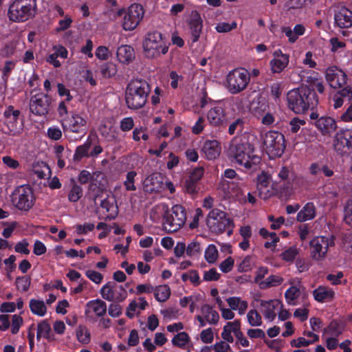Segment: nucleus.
I'll return each mask as SVG.
<instances>
[{
  "label": "nucleus",
  "instance_id": "nucleus-1",
  "mask_svg": "<svg viewBox=\"0 0 352 352\" xmlns=\"http://www.w3.org/2000/svg\"><path fill=\"white\" fill-rule=\"evenodd\" d=\"M287 100L289 108L298 114L304 113L318 103L315 94L307 87L290 90Z\"/></svg>",
  "mask_w": 352,
  "mask_h": 352
},
{
  "label": "nucleus",
  "instance_id": "nucleus-2",
  "mask_svg": "<svg viewBox=\"0 0 352 352\" xmlns=\"http://www.w3.org/2000/svg\"><path fill=\"white\" fill-rule=\"evenodd\" d=\"M149 91L148 84L145 80L139 79L131 80L125 93L127 107L131 109L142 108L146 102Z\"/></svg>",
  "mask_w": 352,
  "mask_h": 352
},
{
  "label": "nucleus",
  "instance_id": "nucleus-3",
  "mask_svg": "<svg viewBox=\"0 0 352 352\" xmlns=\"http://www.w3.org/2000/svg\"><path fill=\"white\" fill-rule=\"evenodd\" d=\"M36 10V0H13L8 6L7 16L12 22L23 23L32 19Z\"/></svg>",
  "mask_w": 352,
  "mask_h": 352
},
{
  "label": "nucleus",
  "instance_id": "nucleus-4",
  "mask_svg": "<svg viewBox=\"0 0 352 352\" xmlns=\"http://www.w3.org/2000/svg\"><path fill=\"white\" fill-rule=\"evenodd\" d=\"M142 47L144 55L149 59L157 58L168 51V45L163 35L157 31L149 32L146 35Z\"/></svg>",
  "mask_w": 352,
  "mask_h": 352
},
{
  "label": "nucleus",
  "instance_id": "nucleus-5",
  "mask_svg": "<svg viewBox=\"0 0 352 352\" xmlns=\"http://www.w3.org/2000/svg\"><path fill=\"white\" fill-rule=\"evenodd\" d=\"M144 15V8L138 3H133L127 9H118L113 20H115L117 16H122L120 21L122 28L125 31H132L138 26Z\"/></svg>",
  "mask_w": 352,
  "mask_h": 352
},
{
  "label": "nucleus",
  "instance_id": "nucleus-6",
  "mask_svg": "<svg viewBox=\"0 0 352 352\" xmlns=\"http://www.w3.org/2000/svg\"><path fill=\"white\" fill-rule=\"evenodd\" d=\"M13 206L22 212L29 211L34 206L35 197L32 188L28 185L16 187L11 195Z\"/></svg>",
  "mask_w": 352,
  "mask_h": 352
},
{
  "label": "nucleus",
  "instance_id": "nucleus-7",
  "mask_svg": "<svg viewBox=\"0 0 352 352\" xmlns=\"http://www.w3.org/2000/svg\"><path fill=\"white\" fill-rule=\"evenodd\" d=\"M263 144L264 148L270 157L275 158L280 157L285 151V137L276 131H269L263 136Z\"/></svg>",
  "mask_w": 352,
  "mask_h": 352
},
{
  "label": "nucleus",
  "instance_id": "nucleus-8",
  "mask_svg": "<svg viewBox=\"0 0 352 352\" xmlns=\"http://www.w3.org/2000/svg\"><path fill=\"white\" fill-rule=\"evenodd\" d=\"M250 80V76L248 70L236 68L227 74L226 87L230 93L238 94L247 87Z\"/></svg>",
  "mask_w": 352,
  "mask_h": 352
},
{
  "label": "nucleus",
  "instance_id": "nucleus-9",
  "mask_svg": "<svg viewBox=\"0 0 352 352\" xmlns=\"http://www.w3.org/2000/svg\"><path fill=\"white\" fill-rule=\"evenodd\" d=\"M61 126L66 132L85 134L89 128V118L84 112H72L61 120Z\"/></svg>",
  "mask_w": 352,
  "mask_h": 352
},
{
  "label": "nucleus",
  "instance_id": "nucleus-10",
  "mask_svg": "<svg viewBox=\"0 0 352 352\" xmlns=\"http://www.w3.org/2000/svg\"><path fill=\"white\" fill-rule=\"evenodd\" d=\"M333 245V239L331 236H315L309 242L311 258L317 261H323L327 256L329 248Z\"/></svg>",
  "mask_w": 352,
  "mask_h": 352
},
{
  "label": "nucleus",
  "instance_id": "nucleus-11",
  "mask_svg": "<svg viewBox=\"0 0 352 352\" xmlns=\"http://www.w3.org/2000/svg\"><path fill=\"white\" fill-rule=\"evenodd\" d=\"M186 212L181 205H175L163 222V227L168 232L177 231L186 222Z\"/></svg>",
  "mask_w": 352,
  "mask_h": 352
},
{
  "label": "nucleus",
  "instance_id": "nucleus-12",
  "mask_svg": "<svg viewBox=\"0 0 352 352\" xmlns=\"http://www.w3.org/2000/svg\"><path fill=\"white\" fill-rule=\"evenodd\" d=\"M253 149L243 144L235 146L233 153L236 162L245 168H250L260 162L258 157L252 154Z\"/></svg>",
  "mask_w": 352,
  "mask_h": 352
},
{
  "label": "nucleus",
  "instance_id": "nucleus-13",
  "mask_svg": "<svg viewBox=\"0 0 352 352\" xmlns=\"http://www.w3.org/2000/svg\"><path fill=\"white\" fill-rule=\"evenodd\" d=\"M206 224L212 232H223L230 224V220L224 212L216 208L208 213Z\"/></svg>",
  "mask_w": 352,
  "mask_h": 352
},
{
  "label": "nucleus",
  "instance_id": "nucleus-14",
  "mask_svg": "<svg viewBox=\"0 0 352 352\" xmlns=\"http://www.w3.org/2000/svg\"><path fill=\"white\" fill-rule=\"evenodd\" d=\"M50 100L46 94L38 93L31 97L30 110L32 113L44 116L48 113Z\"/></svg>",
  "mask_w": 352,
  "mask_h": 352
},
{
  "label": "nucleus",
  "instance_id": "nucleus-15",
  "mask_svg": "<svg viewBox=\"0 0 352 352\" xmlns=\"http://www.w3.org/2000/svg\"><path fill=\"white\" fill-rule=\"evenodd\" d=\"M325 78L330 87L338 89L346 83L347 76L341 69L331 65L326 69Z\"/></svg>",
  "mask_w": 352,
  "mask_h": 352
},
{
  "label": "nucleus",
  "instance_id": "nucleus-16",
  "mask_svg": "<svg viewBox=\"0 0 352 352\" xmlns=\"http://www.w3.org/2000/svg\"><path fill=\"white\" fill-rule=\"evenodd\" d=\"M206 116L208 124L212 126H221L228 121L224 108L219 103H213Z\"/></svg>",
  "mask_w": 352,
  "mask_h": 352
},
{
  "label": "nucleus",
  "instance_id": "nucleus-17",
  "mask_svg": "<svg viewBox=\"0 0 352 352\" xmlns=\"http://www.w3.org/2000/svg\"><path fill=\"white\" fill-rule=\"evenodd\" d=\"M333 146L340 153L352 150V129H345L338 132L334 138Z\"/></svg>",
  "mask_w": 352,
  "mask_h": 352
},
{
  "label": "nucleus",
  "instance_id": "nucleus-18",
  "mask_svg": "<svg viewBox=\"0 0 352 352\" xmlns=\"http://www.w3.org/2000/svg\"><path fill=\"white\" fill-rule=\"evenodd\" d=\"M256 188L262 199H267L275 193L271 177L265 173H261L257 176Z\"/></svg>",
  "mask_w": 352,
  "mask_h": 352
},
{
  "label": "nucleus",
  "instance_id": "nucleus-19",
  "mask_svg": "<svg viewBox=\"0 0 352 352\" xmlns=\"http://www.w3.org/2000/svg\"><path fill=\"white\" fill-rule=\"evenodd\" d=\"M261 311L264 318L270 321L274 320L277 311L282 308V301L279 299L274 298L268 300H260Z\"/></svg>",
  "mask_w": 352,
  "mask_h": 352
},
{
  "label": "nucleus",
  "instance_id": "nucleus-20",
  "mask_svg": "<svg viewBox=\"0 0 352 352\" xmlns=\"http://www.w3.org/2000/svg\"><path fill=\"white\" fill-rule=\"evenodd\" d=\"M116 285L112 282H108L104 284L100 289V293L102 298L107 301L122 302L126 298V291L120 287L122 294L116 295Z\"/></svg>",
  "mask_w": 352,
  "mask_h": 352
},
{
  "label": "nucleus",
  "instance_id": "nucleus-21",
  "mask_svg": "<svg viewBox=\"0 0 352 352\" xmlns=\"http://www.w3.org/2000/svg\"><path fill=\"white\" fill-rule=\"evenodd\" d=\"M196 319L199 322V326L203 327L206 324H215L219 320V316L217 311L214 310L208 305H203L201 308V314L196 316Z\"/></svg>",
  "mask_w": 352,
  "mask_h": 352
},
{
  "label": "nucleus",
  "instance_id": "nucleus-22",
  "mask_svg": "<svg viewBox=\"0 0 352 352\" xmlns=\"http://www.w3.org/2000/svg\"><path fill=\"white\" fill-rule=\"evenodd\" d=\"M107 312V305L101 299L97 298L88 301L85 307V314L87 317H102Z\"/></svg>",
  "mask_w": 352,
  "mask_h": 352
},
{
  "label": "nucleus",
  "instance_id": "nucleus-23",
  "mask_svg": "<svg viewBox=\"0 0 352 352\" xmlns=\"http://www.w3.org/2000/svg\"><path fill=\"white\" fill-rule=\"evenodd\" d=\"M289 62V55L283 54L280 50H276L274 52L273 58L270 63L271 71L273 73H280L287 67Z\"/></svg>",
  "mask_w": 352,
  "mask_h": 352
},
{
  "label": "nucleus",
  "instance_id": "nucleus-24",
  "mask_svg": "<svg viewBox=\"0 0 352 352\" xmlns=\"http://www.w3.org/2000/svg\"><path fill=\"white\" fill-rule=\"evenodd\" d=\"M19 115L20 111L14 109L12 106L8 107L4 111L5 123L12 135H16L20 132V129L17 126V120Z\"/></svg>",
  "mask_w": 352,
  "mask_h": 352
},
{
  "label": "nucleus",
  "instance_id": "nucleus-25",
  "mask_svg": "<svg viewBox=\"0 0 352 352\" xmlns=\"http://www.w3.org/2000/svg\"><path fill=\"white\" fill-rule=\"evenodd\" d=\"M334 25L340 29H349L352 27V11L342 8L334 14Z\"/></svg>",
  "mask_w": 352,
  "mask_h": 352
},
{
  "label": "nucleus",
  "instance_id": "nucleus-26",
  "mask_svg": "<svg viewBox=\"0 0 352 352\" xmlns=\"http://www.w3.org/2000/svg\"><path fill=\"white\" fill-rule=\"evenodd\" d=\"M241 332V322L239 320H235L228 322L224 325L221 335L223 340L228 343H232L234 341L232 334L237 337Z\"/></svg>",
  "mask_w": 352,
  "mask_h": 352
},
{
  "label": "nucleus",
  "instance_id": "nucleus-27",
  "mask_svg": "<svg viewBox=\"0 0 352 352\" xmlns=\"http://www.w3.org/2000/svg\"><path fill=\"white\" fill-rule=\"evenodd\" d=\"M202 152L207 160H215L221 153L220 143L216 140H207L204 143Z\"/></svg>",
  "mask_w": 352,
  "mask_h": 352
},
{
  "label": "nucleus",
  "instance_id": "nucleus-28",
  "mask_svg": "<svg viewBox=\"0 0 352 352\" xmlns=\"http://www.w3.org/2000/svg\"><path fill=\"white\" fill-rule=\"evenodd\" d=\"M148 306V303L144 297H140L131 300L126 309V316L129 318H133L141 314Z\"/></svg>",
  "mask_w": 352,
  "mask_h": 352
},
{
  "label": "nucleus",
  "instance_id": "nucleus-29",
  "mask_svg": "<svg viewBox=\"0 0 352 352\" xmlns=\"http://www.w3.org/2000/svg\"><path fill=\"white\" fill-rule=\"evenodd\" d=\"M314 125L323 135H331L337 129L336 122L329 116L320 117L315 122Z\"/></svg>",
  "mask_w": 352,
  "mask_h": 352
},
{
  "label": "nucleus",
  "instance_id": "nucleus-30",
  "mask_svg": "<svg viewBox=\"0 0 352 352\" xmlns=\"http://www.w3.org/2000/svg\"><path fill=\"white\" fill-rule=\"evenodd\" d=\"M100 207L107 213L106 219H114L118 213V207L113 195H107L100 202Z\"/></svg>",
  "mask_w": 352,
  "mask_h": 352
},
{
  "label": "nucleus",
  "instance_id": "nucleus-31",
  "mask_svg": "<svg viewBox=\"0 0 352 352\" xmlns=\"http://www.w3.org/2000/svg\"><path fill=\"white\" fill-rule=\"evenodd\" d=\"M144 189L148 192H160L164 189L162 176L158 173L148 176L144 182Z\"/></svg>",
  "mask_w": 352,
  "mask_h": 352
},
{
  "label": "nucleus",
  "instance_id": "nucleus-32",
  "mask_svg": "<svg viewBox=\"0 0 352 352\" xmlns=\"http://www.w3.org/2000/svg\"><path fill=\"white\" fill-rule=\"evenodd\" d=\"M313 296L317 302L324 303L332 301L336 297V293L330 287L319 286L313 291Z\"/></svg>",
  "mask_w": 352,
  "mask_h": 352
},
{
  "label": "nucleus",
  "instance_id": "nucleus-33",
  "mask_svg": "<svg viewBox=\"0 0 352 352\" xmlns=\"http://www.w3.org/2000/svg\"><path fill=\"white\" fill-rule=\"evenodd\" d=\"M289 284L291 286L285 291V298L286 302L289 305H296L297 300L300 295V281L298 280H290Z\"/></svg>",
  "mask_w": 352,
  "mask_h": 352
},
{
  "label": "nucleus",
  "instance_id": "nucleus-34",
  "mask_svg": "<svg viewBox=\"0 0 352 352\" xmlns=\"http://www.w3.org/2000/svg\"><path fill=\"white\" fill-rule=\"evenodd\" d=\"M226 301L231 309L237 311L241 316L244 315L248 308V300L240 296H230Z\"/></svg>",
  "mask_w": 352,
  "mask_h": 352
},
{
  "label": "nucleus",
  "instance_id": "nucleus-35",
  "mask_svg": "<svg viewBox=\"0 0 352 352\" xmlns=\"http://www.w3.org/2000/svg\"><path fill=\"white\" fill-rule=\"evenodd\" d=\"M189 25L191 40L193 43H195L199 40L202 31V19L199 14L197 13L193 14Z\"/></svg>",
  "mask_w": 352,
  "mask_h": 352
},
{
  "label": "nucleus",
  "instance_id": "nucleus-36",
  "mask_svg": "<svg viewBox=\"0 0 352 352\" xmlns=\"http://www.w3.org/2000/svg\"><path fill=\"white\" fill-rule=\"evenodd\" d=\"M116 56L120 63L129 64L135 58V52L131 46L123 45L118 48Z\"/></svg>",
  "mask_w": 352,
  "mask_h": 352
},
{
  "label": "nucleus",
  "instance_id": "nucleus-37",
  "mask_svg": "<svg viewBox=\"0 0 352 352\" xmlns=\"http://www.w3.org/2000/svg\"><path fill=\"white\" fill-rule=\"evenodd\" d=\"M169 213L168 206L165 204H160L153 207L151 211L150 217L155 223L165 221L167 214Z\"/></svg>",
  "mask_w": 352,
  "mask_h": 352
},
{
  "label": "nucleus",
  "instance_id": "nucleus-38",
  "mask_svg": "<svg viewBox=\"0 0 352 352\" xmlns=\"http://www.w3.org/2000/svg\"><path fill=\"white\" fill-rule=\"evenodd\" d=\"M36 338L37 340L45 338L50 342L55 340V336L52 332L50 324L46 320H43L38 324Z\"/></svg>",
  "mask_w": 352,
  "mask_h": 352
},
{
  "label": "nucleus",
  "instance_id": "nucleus-39",
  "mask_svg": "<svg viewBox=\"0 0 352 352\" xmlns=\"http://www.w3.org/2000/svg\"><path fill=\"white\" fill-rule=\"evenodd\" d=\"M316 207L313 203H307L298 212L296 219L300 222H305L313 219L316 217Z\"/></svg>",
  "mask_w": 352,
  "mask_h": 352
},
{
  "label": "nucleus",
  "instance_id": "nucleus-40",
  "mask_svg": "<svg viewBox=\"0 0 352 352\" xmlns=\"http://www.w3.org/2000/svg\"><path fill=\"white\" fill-rule=\"evenodd\" d=\"M29 307L32 313L39 317H43L47 311V306L43 300L32 298L30 300Z\"/></svg>",
  "mask_w": 352,
  "mask_h": 352
},
{
  "label": "nucleus",
  "instance_id": "nucleus-41",
  "mask_svg": "<svg viewBox=\"0 0 352 352\" xmlns=\"http://www.w3.org/2000/svg\"><path fill=\"white\" fill-rule=\"evenodd\" d=\"M153 294L157 301L164 302L170 298L171 291L167 285H160L155 287Z\"/></svg>",
  "mask_w": 352,
  "mask_h": 352
},
{
  "label": "nucleus",
  "instance_id": "nucleus-42",
  "mask_svg": "<svg viewBox=\"0 0 352 352\" xmlns=\"http://www.w3.org/2000/svg\"><path fill=\"white\" fill-rule=\"evenodd\" d=\"M237 28V23L234 20L219 21L214 26V30L219 34H226Z\"/></svg>",
  "mask_w": 352,
  "mask_h": 352
},
{
  "label": "nucleus",
  "instance_id": "nucleus-43",
  "mask_svg": "<svg viewBox=\"0 0 352 352\" xmlns=\"http://www.w3.org/2000/svg\"><path fill=\"white\" fill-rule=\"evenodd\" d=\"M171 342L174 346L184 349L190 344V338L187 333L181 331L173 338Z\"/></svg>",
  "mask_w": 352,
  "mask_h": 352
},
{
  "label": "nucleus",
  "instance_id": "nucleus-44",
  "mask_svg": "<svg viewBox=\"0 0 352 352\" xmlns=\"http://www.w3.org/2000/svg\"><path fill=\"white\" fill-rule=\"evenodd\" d=\"M284 281V278L278 274L269 276L263 282L260 283V287L262 289L278 287Z\"/></svg>",
  "mask_w": 352,
  "mask_h": 352
},
{
  "label": "nucleus",
  "instance_id": "nucleus-45",
  "mask_svg": "<svg viewBox=\"0 0 352 352\" xmlns=\"http://www.w3.org/2000/svg\"><path fill=\"white\" fill-rule=\"evenodd\" d=\"M77 340L82 344H87L91 341V334L88 329L83 325H79L76 329Z\"/></svg>",
  "mask_w": 352,
  "mask_h": 352
},
{
  "label": "nucleus",
  "instance_id": "nucleus-46",
  "mask_svg": "<svg viewBox=\"0 0 352 352\" xmlns=\"http://www.w3.org/2000/svg\"><path fill=\"white\" fill-rule=\"evenodd\" d=\"M307 82L313 89H316L320 94L323 93L324 87L322 79L317 73L312 72L310 76H307Z\"/></svg>",
  "mask_w": 352,
  "mask_h": 352
},
{
  "label": "nucleus",
  "instance_id": "nucleus-47",
  "mask_svg": "<svg viewBox=\"0 0 352 352\" xmlns=\"http://www.w3.org/2000/svg\"><path fill=\"white\" fill-rule=\"evenodd\" d=\"M32 171L39 179H44L50 173L48 166L43 162L34 163L32 166Z\"/></svg>",
  "mask_w": 352,
  "mask_h": 352
},
{
  "label": "nucleus",
  "instance_id": "nucleus-48",
  "mask_svg": "<svg viewBox=\"0 0 352 352\" xmlns=\"http://www.w3.org/2000/svg\"><path fill=\"white\" fill-rule=\"evenodd\" d=\"M218 256L219 252L217 247L214 244H210L205 250L204 258L206 261L210 264H213L217 261Z\"/></svg>",
  "mask_w": 352,
  "mask_h": 352
},
{
  "label": "nucleus",
  "instance_id": "nucleus-49",
  "mask_svg": "<svg viewBox=\"0 0 352 352\" xmlns=\"http://www.w3.org/2000/svg\"><path fill=\"white\" fill-rule=\"evenodd\" d=\"M100 72L104 78H111L116 74L117 67L113 63H107L102 66Z\"/></svg>",
  "mask_w": 352,
  "mask_h": 352
},
{
  "label": "nucleus",
  "instance_id": "nucleus-50",
  "mask_svg": "<svg viewBox=\"0 0 352 352\" xmlns=\"http://www.w3.org/2000/svg\"><path fill=\"white\" fill-rule=\"evenodd\" d=\"M249 324L252 327H258L262 324V318L260 314L254 309H251L247 314Z\"/></svg>",
  "mask_w": 352,
  "mask_h": 352
},
{
  "label": "nucleus",
  "instance_id": "nucleus-51",
  "mask_svg": "<svg viewBox=\"0 0 352 352\" xmlns=\"http://www.w3.org/2000/svg\"><path fill=\"white\" fill-rule=\"evenodd\" d=\"M298 254V249L296 246H292L282 252L280 256L286 262H293Z\"/></svg>",
  "mask_w": 352,
  "mask_h": 352
},
{
  "label": "nucleus",
  "instance_id": "nucleus-52",
  "mask_svg": "<svg viewBox=\"0 0 352 352\" xmlns=\"http://www.w3.org/2000/svg\"><path fill=\"white\" fill-rule=\"evenodd\" d=\"M82 195V188L74 184L68 192V199L71 202H76L81 198Z\"/></svg>",
  "mask_w": 352,
  "mask_h": 352
},
{
  "label": "nucleus",
  "instance_id": "nucleus-53",
  "mask_svg": "<svg viewBox=\"0 0 352 352\" xmlns=\"http://www.w3.org/2000/svg\"><path fill=\"white\" fill-rule=\"evenodd\" d=\"M331 45V51L332 52H342L346 47V43L336 37H333L329 40Z\"/></svg>",
  "mask_w": 352,
  "mask_h": 352
},
{
  "label": "nucleus",
  "instance_id": "nucleus-54",
  "mask_svg": "<svg viewBox=\"0 0 352 352\" xmlns=\"http://www.w3.org/2000/svg\"><path fill=\"white\" fill-rule=\"evenodd\" d=\"M137 173L135 171H130L127 173L126 179L124 182L125 188L128 191H134L136 190L135 185V177Z\"/></svg>",
  "mask_w": 352,
  "mask_h": 352
},
{
  "label": "nucleus",
  "instance_id": "nucleus-55",
  "mask_svg": "<svg viewBox=\"0 0 352 352\" xmlns=\"http://www.w3.org/2000/svg\"><path fill=\"white\" fill-rule=\"evenodd\" d=\"M234 264V258L231 256H228L219 263V267L223 273H228L232 271Z\"/></svg>",
  "mask_w": 352,
  "mask_h": 352
},
{
  "label": "nucleus",
  "instance_id": "nucleus-56",
  "mask_svg": "<svg viewBox=\"0 0 352 352\" xmlns=\"http://www.w3.org/2000/svg\"><path fill=\"white\" fill-rule=\"evenodd\" d=\"M31 279L28 276L19 277L16 279V285L18 289L25 292L30 285Z\"/></svg>",
  "mask_w": 352,
  "mask_h": 352
},
{
  "label": "nucleus",
  "instance_id": "nucleus-57",
  "mask_svg": "<svg viewBox=\"0 0 352 352\" xmlns=\"http://www.w3.org/2000/svg\"><path fill=\"white\" fill-rule=\"evenodd\" d=\"M200 339L204 344H210L214 340V331L212 328L204 329L200 333Z\"/></svg>",
  "mask_w": 352,
  "mask_h": 352
},
{
  "label": "nucleus",
  "instance_id": "nucleus-58",
  "mask_svg": "<svg viewBox=\"0 0 352 352\" xmlns=\"http://www.w3.org/2000/svg\"><path fill=\"white\" fill-rule=\"evenodd\" d=\"M244 124L243 118H238L231 122L228 126V133L233 135L236 131H241Z\"/></svg>",
  "mask_w": 352,
  "mask_h": 352
},
{
  "label": "nucleus",
  "instance_id": "nucleus-59",
  "mask_svg": "<svg viewBox=\"0 0 352 352\" xmlns=\"http://www.w3.org/2000/svg\"><path fill=\"white\" fill-rule=\"evenodd\" d=\"M142 139L144 141H147L148 135L146 133V129L143 127H136L133 131V140L135 142H138Z\"/></svg>",
  "mask_w": 352,
  "mask_h": 352
},
{
  "label": "nucleus",
  "instance_id": "nucleus-60",
  "mask_svg": "<svg viewBox=\"0 0 352 352\" xmlns=\"http://www.w3.org/2000/svg\"><path fill=\"white\" fill-rule=\"evenodd\" d=\"M210 347L214 352H229L231 349L229 343L224 340L217 342L213 345L210 346Z\"/></svg>",
  "mask_w": 352,
  "mask_h": 352
},
{
  "label": "nucleus",
  "instance_id": "nucleus-61",
  "mask_svg": "<svg viewBox=\"0 0 352 352\" xmlns=\"http://www.w3.org/2000/svg\"><path fill=\"white\" fill-rule=\"evenodd\" d=\"M305 123L306 122L304 120L300 119L297 117L292 118L289 123L291 132L296 133L299 131L301 126L305 124Z\"/></svg>",
  "mask_w": 352,
  "mask_h": 352
},
{
  "label": "nucleus",
  "instance_id": "nucleus-62",
  "mask_svg": "<svg viewBox=\"0 0 352 352\" xmlns=\"http://www.w3.org/2000/svg\"><path fill=\"white\" fill-rule=\"evenodd\" d=\"M85 274L89 279L96 284H100L102 281L103 276L97 271L88 270L86 271Z\"/></svg>",
  "mask_w": 352,
  "mask_h": 352
},
{
  "label": "nucleus",
  "instance_id": "nucleus-63",
  "mask_svg": "<svg viewBox=\"0 0 352 352\" xmlns=\"http://www.w3.org/2000/svg\"><path fill=\"white\" fill-rule=\"evenodd\" d=\"M134 126V120L131 117L122 118L120 122V128L122 131H129Z\"/></svg>",
  "mask_w": 352,
  "mask_h": 352
},
{
  "label": "nucleus",
  "instance_id": "nucleus-64",
  "mask_svg": "<svg viewBox=\"0 0 352 352\" xmlns=\"http://www.w3.org/2000/svg\"><path fill=\"white\" fill-rule=\"evenodd\" d=\"M344 221L347 224L352 226V198L350 199L346 204L344 209Z\"/></svg>",
  "mask_w": 352,
  "mask_h": 352
}]
</instances>
